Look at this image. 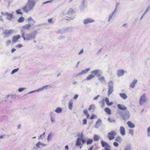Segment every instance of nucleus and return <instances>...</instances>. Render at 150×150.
Here are the masks:
<instances>
[{"instance_id": "nucleus-12", "label": "nucleus", "mask_w": 150, "mask_h": 150, "mask_svg": "<svg viewBox=\"0 0 150 150\" xmlns=\"http://www.w3.org/2000/svg\"><path fill=\"white\" fill-rule=\"evenodd\" d=\"M33 24L31 25L30 24H27L22 27V28L23 30H28L30 29L31 25H33Z\"/></svg>"}, {"instance_id": "nucleus-11", "label": "nucleus", "mask_w": 150, "mask_h": 150, "mask_svg": "<svg viewBox=\"0 0 150 150\" xmlns=\"http://www.w3.org/2000/svg\"><path fill=\"white\" fill-rule=\"evenodd\" d=\"M21 36L20 35H18L13 37L12 39V41L13 42H17L18 40L20 39Z\"/></svg>"}, {"instance_id": "nucleus-27", "label": "nucleus", "mask_w": 150, "mask_h": 150, "mask_svg": "<svg viewBox=\"0 0 150 150\" xmlns=\"http://www.w3.org/2000/svg\"><path fill=\"white\" fill-rule=\"evenodd\" d=\"M98 79L99 81H100L101 82L105 81V78L103 76H102L99 77L98 78Z\"/></svg>"}, {"instance_id": "nucleus-4", "label": "nucleus", "mask_w": 150, "mask_h": 150, "mask_svg": "<svg viewBox=\"0 0 150 150\" xmlns=\"http://www.w3.org/2000/svg\"><path fill=\"white\" fill-rule=\"evenodd\" d=\"M108 87L109 89L108 91V94L109 96L113 92V83L112 81H110L108 82Z\"/></svg>"}, {"instance_id": "nucleus-34", "label": "nucleus", "mask_w": 150, "mask_h": 150, "mask_svg": "<svg viewBox=\"0 0 150 150\" xmlns=\"http://www.w3.org/2000/svg\"><path fill=\"white\" fill-rule=\"evenodd\" d=\"M129 133L132 135V136H133L134 135V131L132 129H129Z\"/></svg>"}, {"instance_id": "nucleus-53", "label": "nucleus", "mask_w": 150, "mask_h": 150, "mask_svg": "<svg viewBox=\"0 0 150 150\" xmlns=\"http://www.w3.org/2000/svg\"><path fill=\"white\" fill-rule=\"evenodd\" d=\"M93 146L90 147L88 149V150H92V149L93 148Z\"/></svg>"}, {"instance_id": "nucleus-59", "label": "nucleus", "mask_w": 150, "mask_h": 150, "mask_svg": "<svg viewBox=\"0 0 150 150\" xmlns=\"http://www.w3.org/2000/svg\"><path fill=\"white\" fill-rule=\"evenodd\" d=\"M3 138V136H0V139H2V138Z\"/></svg>"}, {"instance_id": "nucleus-52", "label": "nucleus", "mask_w": 150, "mask_h": 150, "mask_svg": "<svg viewBox=\"0 0 150 150\" xmlns=\"http://www.w3.org/2000/svg\"><path fill=\"white\" fill-rule=\"evenodd\" d=\"M100 96L99 95H98V96H96V97H95L93 99V100H97V98Z\"/></svg>"}, {"instance_id": "nucleus-7", "label": "nucleus", "mask_w": 150, "mask_h": 150, "mask_svg": "<svg viewBox=\"0 0 150 150\" xmlns=\"http://www.w3.org/2000/svg\"><path fill=\"white\" fill-rule=\"evenodd\" d=\"M121 115L125 120L128 119L130 116L129 112L128 110L122 112Z\"/></svg>"}, {"instance_id": "nucleus-25", "label": "nucleus", "mask_w": 150, "mask_h": 150, "mask_svg": "<svg viewBox=\"0 0 150 150\" xmlns=\"http://www.w3.org/2000/svg\"><path fill=\"white\" fill-rule=\"evenodd\" d=\"M100 137L98 135H95L93 137V140L95 141H98L100 139Z\"/></svg>"}, {"instance_id": "nucleus-13", "label": "nucleus", "mask_w": 150, "mask_h": 150, "mask_svg": "<svg viewBox=\"0 0 150 150\" xmlns=\"http://www.w3.org/2000/svg\"><path fill=\"white\" fill-rule=\"evenodd\" d=\"M13 32V30H5L4 31V34L6 36H8L12 34Z\"/></svg>"}, {"instance_id": "nucleus-48", "label": "nucleus", "mask_w": 150, "mask_h": 150, "mask_svg": "<svg viewBox=\"0 0 150 150\" xmlns=\"http://www.w3.org/2000/svg\"><path fill=\"white\" fill-rule=\"evenodd\" d=\"M40 145L43 147H44V146H46V144H44L43 143H41V142Z\"/></svg>"}, {"instance_id": "nucleus-49", "label": "nucleus", "mask_w": 150, "mask_h": 150, "mask_svg": "<svg viewBox=\"0 0 150 150\" xmlns=\"http://www.w3.org/2000/svg\"><path fill=\"white\" fill-rule=\"evenodd\" d=\"M53 0H51V1H45V2H44L43 4H46V3H50V2H51Z\"/></svg>"}, {"instance_id": "nucleus-9", "label": "nucleus", "mask_w": 150, "mask_h": 150, "mask_svg": "<svg viewBox=\"0 0 150 150\" xmlns=\"http://www.w3.org/2000/svg\"><path fill=\"white\" fill-rule=\"evenodd\" d=\"M146 101V98L145 94L141 96L139 99V104L141 105H143Z\"/></svg>"}, {"instance_id": "nucleus-26", "label": "nucleus", "mask_w": 150, "mask_h": 150, "mask_svg": "<svg viewBox=\"0 0 150 150\" xmlns=\"http://www.w3.org/2000/svg\"><path fill=\"white\" fill-rule=\"evenodd\" d=\"M27 21L28 22H32L33 23H35V21L31 17H30L28 18Z\"/></svg>"}, {"instance_id": "nucleus-29", "label": "nucleus", "mask_w": 150, "mask_h": 150, "mask_svg": "<svg viewBox=\"0 0 150 150\" xmlns=\"http://www.w3.org/2000/svg\"><path fill=\"white\" fill-rule=\"evenodd\" d=\"M24 18L23 17L20 18L18 20V21L19 23H22L23 22L24 20Z\"/></svg>"}, {"instance_id": "nucleus-42", "label": "nucleus", "mask_w": 150, "mask_h": 150, "mask_svg": "<svg viewBox=\"0 0 150 150\" xmlns=\"http://www.w3.org/2000/svg\"><path fill=\"white\" fill-rule=\"evenodd\" d=\"M113 145L115 147H117L119 146V144L117 142H115L113 143Z\"/></svg>"}, {"instance_id": "nucleus-45", "label": "nucleus", "mask_w": 150, "mask_h": 150, "mask_svg": "<svg viewBox=\"0 0 150 150\" xmlns=\"http://www.w3.org/2000/svg\"><path fill=\"white\" fill-rule=\"evenodd\" d=\"M25 89L24 88H21L18 89V90L20 92H21L23 91Z\"/></svg>"}, {"instance_id": "nucleus-36", "label": "nucleus", "mask_w": 150, "mask_h": 150, "mask_svg": "<svg viewBox=\"0 0 150 150\" xmlns=\"http://www.w3.org/2000/svg\"><path fill=\"white\" fill-rule=\"evenodd\" d=\"M18 70V69H13L12 71L11 72V74H13L14 73L16 72Z\"/></svg>"}, {"instance_id": "nucleus-24", "label": "nucleus", "mask_w": 150, "mask_h": 150, "mask_svg": "<svg viewBox=\"0 0 150 150\" xmlns=\"http://www.w3.org/2000/svg\"><path fill=\"white\" fill-rule=\"evenodd\" d=\"M137 81L136 80H134L132 83L130 84V87L131 88H133L134 87L135 84L137 83Z\"/></svg>"}, {"instance_id": "nucleus-56", "label": "nucleus", "mask_w": 150, "mask_h": 150, "mask_svg": "<svg viewBox=\"0 0 150 150\" xmlns=\"http://www.w3.org/2000/svg\"><path fill=\"white\" fill-rule=\"evenodd\" d=\"M50 138H51V136H50V135H49L47 137V140L48 141H49L50 140Z\"/></svg>"}, {"instance_id": "nucleus-61", "label": "nucleus", "mask_w": 150, "mask_h": 150, "mask_svg": "<svg viewBox=\"0 0 150 150\" xmlns=\"http://www.w3.org/2000/svg\"><path fill=\"white\" fill-rule=\"evenodd\" d=\"M51 120L52 122H53V120L52 119H51Z\"/></svg>"}, {"instance_id": "nucleus-14", "label": "nucleus", "mask_w": 150, "mask_h": 150, "mask_svg": "<svg viewBox=\"0 0 150 150\" xmlns=\"http://www.w3.org/2000/svg\"><path fill=\"white\" fill-rule=\"evenodd\" d=\"M120 132L122 136H124L125 134V128L122 126L120 127Z\"/></svg>"}, {"instance_id": "nucleus-2", "label": "nucleus", "mask_w": 150, "mask_h": 150, "mask_svg": "<svg viewBox=\"0 0 150 150\" xmlns=\"http://www.w3.org/2000/svg\"><path fill=\"white\" fill-rule=\"evenodd\" d=\"M21 36L23 38L24 40H30L35 38V36L34 34H27L25 36V32L23 30L21 31Z\"/></svg>"}, {"instance_id": "nucleus-54", "label": "nucleus", "mask_w": 150, "mask_h": 150, "mask_svg": "<svg viewBox=\"0 0 150 150\" xmlns=\"http://www.w3.org/2000/svg\"><path fill=\"white\" fill-rule=\"evenodd\" d=\"M16 50V49H14V48H13L11 50V52L13 53Z\"/></svg>"}, {"instance_id": "nucleus-44", "label": "nucleus", "mask_w": 150, "mask_h": 150, "mask_svg": "<svg viewBox=\"0 0 150 150\" xmlns=\"http://www.w3.org/2000/svg\"><path fill=\"white\" fill-rule=\"evenodd\" d=\"M48 22L49 23H52V19L50 18H49L48 20Z\"/></svg>"}, {"instance_id": "nucleus-1", "label": "nucleus", "mask_w": 150, "mask_h": 150, "mask_svg": "<svg viewBox=\"0 0 150 150\" xmlns=\"http://www.w3.org/2000/svg\"><path fill=\"white\" fill-rule=\"evenodd\" d=\"M36 2L35 0H28V1L25 6H23L22 9L26 13L32 10L35 6Z\"/></svg>"}, {"instance_id": "nucleus-41", "label": "nucleus", "mask_w": 150, "mask_h": 150, "mask_svg": "<svg viewBox=\"0 0 150 150\" xmlns=\"http://www.w3.org/2000/svg\"><path fill=\"white\" fill-rule=\"evenodd\" d=\"M11 42V40H8L6 42V45H8Z\"/></svg>"}, {"instance_id": "nucleus-50", "label": "nucleus", "mask_w": 150, "mask_h": 150, "mask_svg": "<svg viewBox=\"0 0 150 150\" xmlns=\"http://www.w3.org/2000/svg\"><path fill=\"white\" fill-rule=\"evenodd\" d=\"M78 95H76H76H75L74 96V99H76L78 98Z\"/></svg>"}, {"instance_id": "nucleus-6", "label": "nucleus", "mask_w": 150, "mask_h": 150, "mask_svg": "<svg viewBox=\"0 0 150 150\" xmlns=\"http://www.w3.org/2000/svg\"><path fill=\"white\" fill-rule=\"evenodd\" d=\"M100 143L102 146L105 147V150H111V146L107 142L102 140L101 141Z\"/></svg>"}, {"instance_id": "nucleus-10", "label": "nucleus", "mask_w": 150, "mask_h": 150, "mask_svg": "<svg viewBox=\"0 0 150 150\" xmlns=\"http://www.w3.org/2000/svg\"><path fill=\"white\" fill-rule=\"evenodd\" d=\"M2 15L6 16V18L8 20H10L13 17V14L11 13H8L6 12L5 13L3 14L2 13H1Z\"/></svg>"}, {"instance_id": "nucleus-57", "label": "nucleus", "mask_w": 150, "mask_h": 150, "mask_svg": "<svg viewBox=\"0 0 150 150\" xmlns=\"http://www.w3.org/2000/svg\"><path fill=\"white\" fill-rule=\"evenodd\" d=\"M86 115L87 118H88L90 116V115L88 113L86 114Z\"/></svg>"}, {"instance_id": "nucleus-17", "label": "nucleus", "mask_w": 150, "mask_h": 150, "mask_svg": "<svg viewBox=\"0 0 150 150\" xmlns=\"http://www.w3.org/2000/svg\"><path fill=\"white\" fill-rule=\"evenodd\" d=\"M124 73V71L123 70H119L117 71V74L118 76L123 75Z\"/></svg>"}, {"instance_id": "nucleus-35", "label": "nucleus", "mask_w": 150, "mask_h": 150, "mask_svg": "<svg viewBox=\"0 0 150 150\" xmlns=\"http://www.w3.org/2000/svg\"><path fill=\"white\" fill-rule=\"evenodd\" d=\"M45 134V132H44L42 134H41L39 137L38 139H42V137H44Z\"/></svg>"}, {"instance_id": "nucleus-38", "label": "nucleus", "mask_w": 150, "mask_h": 150, "mask_svg": "<svg viewBox=\"0 0 150 150\" xmlns=\"http://www.w3.org/2000/svg\"><path fill=\"white\" fill-rule=\"evenodd\" d=\"M87 120L86 119H84L83 120L82 124L83 125H86L87 124Z\"/></svg>"}, {"instance_id": "nucleus-8", "label": "nucleus", "mask_w": 150, "mask_h": 150, "mask_svg": "<svg viewBox=\"0 0 150 150\" xmlns=\"http://www.w3.org/2000/svg\"><path fill=\"white\" fill-rule=\"evenodd\" d=\"M116 135V132L115 131H112L108 132L107 134V137L109 140H112L114 139Z\"/></svg>"}, {"instance_id": "nucleus-58", "label": "nucleus", "mask_w": 150, "mask_h": 150, "mask_svg": "<svg viewBox=\"0 0 150 150\" xmlns=\"http://www.w3.org/2000/svg\"><path fill=\"white\" fill-rule=\"evenodd\" d=\"M65 148L67 149H69V147L68 146V145H67L65 146Z\"/></svg>"}, {"instance_id": "nucleus-31", "label": "nucleus", "mask_w": 150, "mask_h": 150, "mask_svg": "<svg viewBox=\"0 0 150 150\" xmlns=\"http://www.w3.org/2000/svg\"><path fill=\"white\" fill-rule=\"evenodd\" d=\"M93 142V140L91 139H88L86 141V144H91Z\"/></svg>"}, {"instance_id": "nucleus-32", "label": "nucleus", "mask_w": 150, "mask_h": 150, "mask_svg": "<svg viewBox=\"0 0 150 150\" xmlns=\"http://www.w3.org/2000/svg\"><path fill=\"white\" fill-rule=\"evenodd\" d=\"M90 70L89 68H87L85 70H83L81 73V74H84Z\"/></svg>"}, {"instance_id": "nucleus-37", "label": "nucleus", "mask_w": 150, "mask_h": 150, "mask_svg": "<svg viewBox=\"0 0 150 150\" xmlns=\"http://www.w3.org/2000/svg\"><path fill=\"white\" fill-rule=\"evenodd\" d=\"M94 105H91L88 108V110H90L92 109H94Z\"/></svg>"}, {"instance_id": "nucleus-28", "label": "nucleus", "mask_w": 150, "mask_h": 150, "mask_svg": "<svg viewBox=\"0 0 150 150\" xmlns=\"http://www.w3.org/2000/svg\"><path fill=\"white\" fill-rule=\"evenodd\" d=\"M62 111V108L60 107L57 108L56 109L55 111L57 113H59L61 112Z\"/></svg>"}, {"instance_id": "nucleus-3", "label": "nucleus", "mask_w": 150, "mask_h": 150, "mask_svg": "<svg viewBox=\"0 0 150 150\" xmlns=\"http://www.w3.org/2000/svg\"><path fill=\"white\" fill-rule=\"evenodd\" d=\"M99 72V71L98 70H96L93 71L91 72L92 74L89 75L86 79V80H89L92 79L93 78L95 77V75H98Z\"/></svg>"}, {"instance_id": "nucleus-23", "label": "nucleus", "mask_w": 150, "mask_h": 150, "mask_svg": "<svg viewBox=\"0 0 150 150\" xmlns=\"http://www.w3.org/2000/svg\"><path fill=\"white\" fill-rule=\"evenodd\" d=\"M68 106L69 108L71 110L73 108V101L72 100H70Z\"/></svg>"}, {"instance_id": "nucleus-5", "label": "nucleus", "mask_w": 150, "mask_h": 150, "mask_svg": "<svg viewBox=\"0 0 150 150\" xmlns=\"http://www.w3.org/2000/svg\"><path fill=\"white\" fill-rule=\"evenodd\" d=\"M83 135L81 134V138H78L77 139L76 144V145L79 146H80L81 144V142H82V144H83L86 142V140L83 139Z\"/></svg>"}, {"instance_id": "nucleus-33", "label": "nucleus", "mask_w": 150, "mask_h": 150, "mask_svg": "<svg viewBox=\"0 0 150 150\" xmlns=\"http://www.w3.org/2000/svg\"><path fill=\"white\" fill-rule=\"evenodd\" d=\"M21 9H18L16 11V12L18 14H21V15H22L23 13L21 12Z\"/></svg>"}, {"instance_id": "nucleus-21", "label": "nucleus", "mask_w": 150, "mask_h": 150, "mask_svg": "<svg viewBox=\"0 0 150 150\" xmlns=\"http://www.w3.org/2000/svg\"><path fill=\"white\" fill-rule=\"evenodd\" d=\"M120 96L124 99H125L127 98V96L126 94L125 93H120Z\"/></svg>"}, {"instance_id": "nucleus-18", "label": "nucleus", "mask_w": 150, "mask_h": 150, "mask_svg": "<svg viewBox=\"0 0 150 150\" xmlns=\"http://www.w3.org/2000/svg\"><path fill=\"white\" fill-rule=\"evenodd\" d=\"M101 123V120L100 119H98L95 125V127L96 128H98L99 126L100 125Z\"/></svg>"}, {"instance_id": "nucleus-55", "label": "nucleus", "mask_w": 150, "mask_h": 150, "mask_svg": "<svg viewBox=\"0 0 150 150\" xmlns=\"http://www.w3.org/2000/svg\"><path fill=\"white\" fill-rule=\"evenodd\" d=\"M83 50L82 49H81V50L79 52V54H80L83 53Z\"/></svg>"}, {"instance_id": "nucleus-39", "label": "nucleus", "mask_w": 150, "mask_h": 150, "mask_svg": "<svg viewBox=\"0 0 150 150\" xmlns=\"http://www.w3.org/2000/svg\"><path fill=\"white\" fill-rule=\"evenodd\" d=\"M147 134L148 136H150V127H149L147 129Z\"/></svg>"}, {"instance_id": "nucleus-19", "label": "nucleus", "mask_w": 150, "mask_h": 150, "mask_svg": "<svg viewBox=\"0 0 150 150\" xmlns=\"http://www.w3.org/2000/svg\"><path fill=\"white\" fill-rule=\"evenodd\" d=\"M127 123L128 127L130 128H133L135 127L134 125L130 121H128Z\"/></svg>"}, {"instance_id": "nucleus-22", "label": "nucleus", "mask_w": 150, "mask_h": 150, "mask_svg": "<svg viewBox=\"0 0 150 150\" xmlns=\"http://www.w3.org/2000/svg\"><path fill=\"white\" fill-rule=\"evenodd\" d=\"M104 110L108 114L110 115L111 114V110L109 108H105L104 109Z\"/></svg>"}, {"instance_id": "nucleus-60", "label": "nucleus", "mask_w": 150, "mask_h": 150, "mask_svg": "<svg viewBox=\"0 0 150 150\" xmlns=\"http://www.w3.org/2000/svg\"><path fill=\"white\" fill-rule=\"evenodd\" d=\"M35 138H36V137H33V139H35Z\"/></svg>"}, {"instance_id": "nucleus-20", "label": "nucleus", "mask_w": 150, "mask_h": 150, "mask_svg": "<svg viewBox=\"0 0 150 150\" xmlns=\"http://www.w3.org/2000/svg\"><path fill=\"white\" fill-rule=\"evenodd\" d=\"M105 101L106 102L107 105L108 106L111 105L113 103L112 102H110L109 101V99L108 98H105Z\"/></svg>"}, {"instance_id": "nucleus-51", "label": "nucleus", "mask_w": 150, "mask_h": 150, "mask_svg": "<svg viewBox=\"0 0 150 150\" xmlns=\"http://www.w3.org/2000/svg\"><path fill=\"white\" fill-rule=\"evenodd\" d=\"M95 117V116L94 115H92L91 117H90V118L91 119H93Z\"/></svg>"}, {"instance_id": "nucleus-46", "label": "nucleus", "mask_w": 150, "mask_h": 150, "mask_svg": "<svg viewBox=\"0 0 150 150\" xmlns=\"http://www.w3.org/2000/svg\"><path fill=\"white\" fill-rule=\"evenodd\" d=\"M113 15V14H112V15H110V16H109V20H108L109 21H110V20L112 18Z\"/></svg>"}, {"instance_id": "nucleus-47", "label": "nucleus", "mask_w": 150, "mask_h": 150, "mask_svg": "<svg viewBox=\"0 0 150 150\" xmlns=\"http://www.w3.org/2000/svg\"><path fill=\"white\" fill-rule=\"evenodd\" d=\"M83 112L85 114H86L88 113V112L86 110H83Z\"/></svg>"}, {"instance_id": "nucleus-15", "label": "nucleus", "mask_w": 150, "mask_h": 150, "mask_svg": "<svg viewBox=\"0 0 150 150\" xmlns=\"http://www.w3.org/2000/svg\"><path fill=\"white\" fill-rule=\"evenodd\" d=\"M94 21V20L90 18L85 19L83 21V23L84 24H87L89 23L93 22Z\"/></svg>"}, {"instance_id": "nucleus-40", "label": "nucleus", "mask_w": 150, "mask_h": 150, "mask_svg": "<svg viewBox=\"0 0 150 150\" xmlns=\"http://www.w3.org/2000/svg\"><path fill=\"white\" fill-rule=\"evenodd\" d=\"M41 142H39L36 144V146L38 147V148H40V145Z\"/></svg>"}, {"instance_id": "nucleus-16", "label": "nucleus", "mask_w": 150, "mask_h": 150, "mask_svg": "<svg viewBox=\"0 0 150 150\" xmlns=\"http://www.w3.org/2000/svg\"><path fill=\"white\" fill-rule=\"evenodd\" d=\"M117 107L118 109L121 110H125L127 109V108L123 105L118 104Z\"/></svg>"}, {"instance_id": "nucleus-43", "label": "nucleus", "mask_w": 150, "mask_h": 150, "mask_svg": "<svg viewBox=\"0 0 150 150\" xmlns=\"http://www.w3.org/2000/svg\"><path fill=\"white\" fill-rule=\"evenodd\" d=\"M23 47V45L21 44H18L16 45V47L18 48H21Z\"/></svg>"}, {"instance_id": "nucleus-30", "label": "nucleus", "mask_w": 150, "mask_h": 150, "mask_svg": "<svg viewBox=\"0 0 150 150\" xmlns=\"http://www.w3.org/2000/svg\"><path fill=\"white\" fill-rule=\"evenodd\" d=\"M115 140L118 142H120L122 141V139L120 137L118 136L116 138Z\"/></svg>"}]
</instances>
